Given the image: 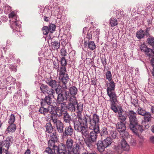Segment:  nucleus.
<instances>
[{
  "instance_id": "nucleus-1",
  "label": "nucleus",
  "mask_w": 154,
  "mask_h": 154,
  "mask_svg": "<svg viewBox=\"0 0 154 154\" xmlns=\"http://www.w3.org/2000/svg\"><path fill=\"white\" fill-rule=\"evenodd\" d=\"M137 113L133 110H129L128 116L129 119V128L137 135H139L145 130L148 129L150 126V122L142 121L141 125L139 123L137 118Z\"/></svg>"
},
{
  "instance_id": "nucleus-2",
  "label": "nucleus",
  "mask_w": 154,
  "mask_h": 154,
  "mask_svg": "<svg viewBox=\"0 0 154 154\" xmlns=\"http://www.w3.org/2000/svg\"><path fill=\"white\" fill-rule=\"evenodd\" d=\"M59 60V63L60 64L59 70L60 72L59 73V79L63 83L66 84L68 82L70 79L68 75L66 73V66L67 64V61L65 57H60Z\"/></svg>"
},
{
  "instance_id": "nucleus-3",
  "label": "nucleus",
  "mask_w": 154,
  "mask_h": 154,
  "mask_svg": "<svg viewBox=\"0 0 154 154\" xmlns=\"http://www.w3.org/2000/svg\"><path fill=\"white\" fill-rule=\"evenodd\" d=\"M90 130H92L90 132L89 136L87 139L85 141L87 146L89 148H91L93 146V144L96 142L97 137V134L99 131V128L97 127L92 128L89 127Z\"/></svg>"
},
{
  "instance_id": "nucleus-4",
  "label": "nucleus",
  "mask_w": 154,
  "mask_h": 154,
  "mask_svg": "<svg viewBox=\"0 0 154 154\" xmlns=\"http://www.w3.org/2000/svg\"><path fill=\"white\" fill-rule=\"evenodd\" d=\"M66 147L67 153L71 154L72 153H76L78 150H81L80 145L77 143L71 138H68L66 141Z\"/></svg>"
},
{
  "instance_id": "nucleus-5",
  "label": "nucleus",
  "mask_w": 154,
  "mask_h": 154,
  "mask_svg": "<svg viewBox=\"0 0 154 154\" xmlns=\"http://www.w3.org/2000/svg\"><path fill=\"white\" fill-rule=\"evenodd\" d=\"M48 113L49 114L47 116V119L49 121H52L53 123L57 122L58 115H59L58 106L53 104L48 106Z\"/></svg>"
},
{
  "instance_id": "nucleus-6",
  "label": "nucleus",
  "mask_w": 154,
  "mask_h": 154,
  "mask_svg": "<svg viewBox=\"0 0 154 154\" xmlns=\"http://www.w3.org/2000/svg\"><path fill=\"white\" fill-rule=\"evenodd\" d=\"M107 92V94L110 98L111 109L114 112H117L118 109L116 106V103L118 102L116 94L114 91Z\"/></svg>"
},
{
  "instance_id": "nucleus-7",
  "label": "nucleus",
  "mask_w": 154,
  "mask_h": 154,
  "mask_svg": "<svg viewBox=\"0 0 154 154\" xmlns=\"http://www.w3.org/2000/svg\"><path fill=\"white\" fill-rule=\"evenodd\" d=\"M116 129L120 133L121 137L122 138H125L128 135V133L125 131L126 127L125 123L122 122H118L116 125Z\"/></svg>"
},
{
  "instance_id": "nucleus-8",
  "label": "nucleus",
  "mask_w": 154,
  "mask_h": 154,
  "mask_svg": "<svg viewBox=\"0 0 154 154\" xmlns=\"http://www.w3.org/2000/svg\"><path fill=\"white\" fill-rule=\"evenodd\" d=\"M54 152H51V154H55L57 153L59 154H66L67 153L65 144L63 143H60L58 146H54Z\"/></svg>"
},
{
  "instance_id": "nucleus-9",
  "label": "nucleus",
  "mask_w": 154,
  "mask_h": 154,
  "mask_svg": "<svg viewBox=\"0 0 154 154\" xmlns=\"http://www.w3.org/2000/svg\"><path fill=\"white\" fill-rule=\"evenodd\" d=\"M96 111L92 115V118H89V127L96 128L97 127L99 128V125L98 123L99 122V117L97 114Z\"/></svg>"
},
{
  "instance_id": "nucleus-10",
  "label": "nucleus",
  "mask_w": 154,
  "mask_h": 154,
  "mask_svg": "<svg viewBox=\"0 0 154 154\" xmlns=\"http://www.w3.org/2000/svg\"><path fill=\"white\" fill-rule=\"evenodd\" d=\"M51 91V93L50 94H48L47 95H46L44 98H42L41 99L40 104L44 105L46 106L48 105V106L51 104H52V98L51 97L53 98H54V96L53 93V91Z\"/></svg>"
},
{
  "instance_id": "nucleus-11",
  "label": "nucleus",
  "mask_w": 154,
  "mask_h": 154,
  "mask_svg": "<svg viewBox=\"0 0 154 154\" xmlns=\"http://www.w3.org/2000/svg\"><path fill=\"white\" fill-rule=\"evenodd\" d=\"M94 28L93 27H90L89 30H88L87 35V38L89 39L92 38V37L94 38L97 39V40L99 39V35L100 34V29H94L91 31V29H92Z\"/></svg>"
},
{
  "instance_id": "nucleus-12",
  "label": "nucleus",
  "mask_w": 154,
  "mask_h": 154,
  "mask_svg": "<svg viewBox=\"0 0 154 154\" xmlns=\"http://www.w3.org/2000/svg\"><path fill=\"white\" fill-rule=\"evenodd\" d=\"M64 84L63 83L64 85V88L66 90L64 91L65 94L68 97L69 96H75L77 93L78 89L75 86H72L69 87V88H67V87L66 85L67 84Z\"/></svg>"
},
{
  "instance_id": "nucleus-13",
  "label": "nucleus",
  "mask_w": 154,
  "mask_h": 154,
  "mask_svg": "<svg viewBox=\"0 0 154 154\" xmlns=\"http://www.w3.org/2000/svg\"><path fill=\"white\" fill-rule=\"evenodd\" d=\"M56 142H57L49 139L48 142V147L46 148L44 152H46L48 154H51V152H54V146H56L55 144Z\"/></svg>"
},
{
  "instance_id": "nucleus-14",
  "label": "nucleus",
  "mask_w": 154,
  "mask_h": 154,
  "mask_svg": "<svg viewBox=\"0 0 154 154\" xmlns=\"http://www.w3.org/2000/svg\"><path fill=\"white\" fill-rule=\"evenodd\" d=\"M74 132L72 127L70 125L66 127L64 130L63 135L64 137H72Z\"/></svg>"
},
{
  "instance_id": "nucleus-15",
  "label": "nucleus",
  "mask_w": 154,
  "mask_h": 154,
  "mask_svg": "<svg viewBox=\"0 0 154 154\" xmlns=\"http://www.w3.org/2000/svg\"><path fill=\"white\" fill-rule=\"evenodd\" d=\"M40 89L41 92L44 94H50L51 93V91H53V93H55V92L54 90L52 88H50L47 85L42 84L40 87Z\"/></svg>"
},
{
  "instance_id": "nucleus-16",
  "label": "nucleus",
  "mask_w": 154,
  "mask_h": 154,
  "mask_svg": "<svg viewBox=\"0 0 154 154\" xmlns=\"http://www.w3.org/2000/svg\"><path fill=\"white\" fill-rule=\"evenodd\" d=\"M74 129L77 131L80 132L83 129H86L84 126L82 125V124L79 120L74 121Z\"/></svg>"
},
{
  "instance_id": "nucleus-17",
  "label": "nucleus",
  "mask_w": 154,
  "mask_h": 154,
  "mask_svg": "<svg viewBox=\"0 0 154 154\" xmlns=\"http://www.w3.org/2000/svg\"><path fill=\"white\" fill-rule=\"evenodd\" d=\"M109 82H107L106 84L107 92L114 91L115 90L116 83L113 80Z\"/></svg>"
},
{
  "instance_id": "nucleus-18",
  "label": "nucleus",
  "mask_w": 154,
  "mask_h": 154,
  "mask_svg": "<svg viewBox=\"0 0 154 154\" xmlns=\"http://www.w3.org/2000/svg\"><path fill=\"white\" fill-rule=\"evenodd\" d=\"M46 82L52 88H56L58 85V84H57V81L51 78H47L46 79Z\"/></svg>"
},
{
  "instance_id": "nucleus-19",
  "label": "nucleus",
  "mask_w": 154,
  "mask_h": 154,
  "mask_svg": "<svg viewBox=\"0 0 154 154\" xmlns=\"http://www.w3.org/2000/svg\"><path fill=\"white\" fill-rule=\"evenodd\" d=\"M59 105H60V107L58 106V108H59V115H58V116L60 117L62 115L63 112H65V110H67V106L66 105V103L65 102L59 103Z\"/></svg>"
},
{
  "instance_id": "nucleus-20",
  "label": "nucleus",
  "mask_w": 154,
  "mask_h": 154,
  "mask_svg": "<svg viewBox=\"0 0 154 154\" xmlns=\"http://www.w3.org/2000/svg\"><path fill=\"white\" fill-rule=\"evenodd\" d=\"M85 38L84 39V42L83 43L84 46L85 47H88L89 48L90 50L93 51L96 48L95 45L93 41H89V40L88 42H87L86 41H85Z\"/></svg>"
},
{
  "instance_id": "nucleus-21",
  "label": "nucleus",
  "mask_w": 154,
  "mask_h": 154,
  "mask_svg": "<svg viewBox=\"0 0 154 154\" xmlns=\"http://www.w3.org/2000/svg\"><path fill=\"white\" fill-rule=\"evenodd\" d=\"M96 145L97 149L100 152H103L105 149L106 148L103 140L98 141Z\"/></svg>"
},
{
  "instance_id": "nucleus-22",
  "label": "nucleus",
  "mask_w": 154,
  "mask_h": 154,
  "mask_svg": "<svg viewBox=\"0 0 154 154\" xmlns=\"http://www.w3.org/2000/svg\"><path fill=\"white\" fill-rule=\"evenodd\" d=\"M62 116H63V122L66 123H69L72 120L71 116L67 112V111H65Z\"/></svg>"
},
{
  "instance_id": "nucleus-23",
  "label": "nucleus",
  "mask_w": 154,
  "mask_h": 154,
  "mask_svg": "<svg viewBox=\"0 0 154 154\" xmlns=\"http://www.w3.org/2000/svg\"><path fill=\"white\" fill-rule=\"evenodd\" d=\"M54 123L56 124L57 131L59 133H62L63 134L64 131V125L63 123L60 121H57V120L56 123Z\"/></svg>"
},
{
  "instance_id": "nucleus-24",
  "label": "nucleus",
  "mask_w": 154,
  "mask_h": 154,
  "mask_svg": "<svg viewBox=\"0 0 154 154\" xmlns=\"http://www.w3.org/2000/svg\"><path fill=\"white\" fill-rule=\"evenodd\" d=\"M140 49L141 51L144 52L150 57L151 56L150 52L151 51H152V49L147 47L146 45H142L140 47Z\"/></svg>"
},
{
  "instance_id": "nucleus-25",
  "label": "nucleus",
  "mask_w": 154,
  "mask_h": 154,
  "mask_svg": "<svg viewBox=\"0 0 154 154\" xmlns=\"http://www.w3.org/2000/svg\"><path fill=\"white\" fill-rule=\"evenodd\" d=\"M65 100H66V95L64 97L63 94H58L56 100V102L55 103V104L57 106H59V103L63 102Z\"/></svg>"
},
{
  "instance_id": "nucleus-26",
  "label": "nucleus",
  "mask_w": 154,
  "mask_h": 154,
  "mask_svg": "<svg viewBox=\"0 0 154 154\" xmlns=\"http://www.w3.org/2000/svg\"><path fill=\"white\" fill-rule=\"evenodd\" d=\"M109 132L107 131V128L105 127H103L100 130L99 127V131L98 134H100V135L102 137H108Z\"/></svg>"
},
{
  "instance_id": "nucleus-27",
  "label": "nucleus",
  "mask_w": 154,
  "mask_h": 154,
  "mask_svg": "<svg viewBox=\"0 0 154 154\" xmlns=\"http://www.w3.org/2000/svg\"><path fill=\"white\" fill-rule=\"evenodd\" d=\"M42 105L40 104L41 106L38 110V112L40 114L46 116L48 113V107L47 108H45V106Z\"/></svg>"
},
{
  "instance_id": "nucleus-28",
  "label": "nucleus",
  "mask_w": 154,
  "mask_h": 154,
  "mask_svg": "<svg viewBox=\"0 0 154 154\" xmlns=\"http://www.w3.org/2000/svg\"><path fill=\"white\" fill-rule=\"evenodd\" d=\"M66 101L69 100L70 102V103H72L73 104H77V100L76 99V97L75 96L70 95V96H68L66 95Z\"/></svg>"
},
{
  "instance_id": "nucleus-29",
  "label": "nucleus",
  "mask_w": 154,
  "mask_h": 154,
  "mask_svg": "<svg viewBox=\"0 0 154 154\" xmlns=\"http://www.w3.org/2000/svg\"><path fill=\"white\" fill-rule=\"evenodd\" d=\"M146 35H145L144 31L140 29L137 31L136 34V37L139 40L144 38Z\"/></svg>"
},
{
  "instance_id": "nucleus-30",
  "label": "nucleus",
  "mask_w": 154,
  "mask_h": 154,
  "mask_svg": "<svg viewBox=\"0 0 154 154\" xmlns=\"http://www.w3.org/2000/svg\"><path fill=\"white\" fill-rule=\"evenodd\" d=\"M123 138L121 142V147L124 151H128L129 149V145L125 140L124 139V138Z\"/></svg>"
},
{
  "instance_id": "nucleus-31",
  "label": "nucleus",
  "mask_w": 154,
  "mask_h": 154,
  "mask_svg": "<svg viewBox=\"0 0 154 154\" xmlns=\"http://www.w3.org/2000/svg\"><path fill=\"white\" fill-rule=\"evenodd\" d=\"M119 115V119L121 121L120 122H124L126 119V114L124 112H122L121 110L118 112Z\"/></svg>"
},
{
  "instance_id": "nucleus-32",
  "label": "nucleus",
  "mask_w": 154,
  "mask_h": 154,
  "mask_svg": "<svg viewBox=\"0 0 154 154\" xmlns=\"http://www.w3.org/2000/svg\"><path fill=\"white\" fill-rule=\"evenodd\" d=\"M50 135H48V136L50 138H49V139L52 140L54 141L57 142L58 141V134L55 131L49 133Z\"/></svg>"
},
{
  "instance_id": "nucleus-33",
  "label": "nucleus",
  "mask_w": 154,
  "mask_h": 154,
  "mask_svg": "<svg viewBox=\"0 0 154 154\" xmlns=\"http://www.w3.org/2000/svg\"><path fill=\"white\" fill-rule=\"evenodd\" d=\"M118 133L115 130H110L108 133V137L111 139H114L116 138Z\"/></svg>"
},
{
  "instance_id": "nucleus-34",
  "label": "nucleus",
  "mask_w": 154,
  "mask_h": 154,
  "mask_svg": "<svg viewBox=\"0 0 154 154\" xmlns=\"http://www.w3.org/2000/svg\"><path fill=\"white\" fill-rule=\"evenodd\" d=\"M46 128L45 132L48 133H51L53 131V128L50 122L46 123L45 126Z\"/></svg>"
},
{
  "instance_id": "nucleus-35",
  "label": "nucleus",
  "mask_w": 154,
  "mask_h": 154,
  "mask_svg": "<svg viewBox=\"0 0 154 154\" xmlns=\"http://www.w3.org/2000/svg\"><path fill=\"white\" fill-rule=\"evenodd\" d=\"M149 112H146L145 109L141 107H139L137 109L138 114L143 116H145L147 114V113Z\"/></svg>"
},
{
  "instance_id": "nucleus-36",
  "label": "nucleus",
  "mask_w": 154,
  "mask_h": 154,
  "mask_svg": "<svg viewBox=\"0 0 154 154\" xmlns=\"http://www.w3.org/2000/svg\"><path fill=\"white\" fill-rule=\"evenodd\" d=\"M10 125L7 128V131L8 133L14 132L16 129V125L14 124H9Z\"/></svg>"
},
{
  "instance_id": "nucleus-37",
  "label": "nucleus",
  "mask_w": 154,
  "mask_h": 154,
  "mask_svg": "<svg viewBox=\"0 0 154 154\" xmlns=\"http://www.w3.org/2000/svg\"><path fill=\"white\" fill-rule=\"evenodd\" d=\"M51 45L52 46V48L54 50H58L60 47V42L58 41H52Z\"/></svg>"
},
{
  "instance_id": "nucleus-38",
  "label": "nucleus",
  "mask_w": 154,
  "mask_h": 154,
  "mask_svg": "<svg viewBox=\"0 0 154 154\" xmlns=\"http://www.w3.org/2000/svg\"><path fill=\"white\" fill-rule=\"evenodd\" d=\"M147 113V115L144 116L143 119L142 121L151 122L152 118L151 113L150 112Z\"/></svg>"
},
{
  "instance_id": "nucleus-39",
  "label": "nucleus",
  "mask_w": 154,
  "mask_h": 154,
  "mask_svg": "<svg viewBox=\"0 0 154 154\" xmlns=\"http://www.w3.org/2000/svg\"><path fill=\"white\" fill-rule=\"evenodd\" d=\"M76 108L78 111L77 112H79V113H82L83 110V104L80 102L79 103H77Z\"/></svg>"
},
{
  "instance_id": "nucleus-40",
  "label": "nucleus",
  "mask_w": 154,
  "mask_h": 154,
  "mask_svg": "<svg viewBox=\"0 0 154 154\" xmlns=\"http://www.w3.org/2000/svg\"><path fill=\"white\" fill-rule=\"evenodd\" d=\"M104 139L103 141L106 148L111 145L112 142V140L110 138L108 137Z\"/></svg>"
},
{
  "instance_id": "nucleus-41",
  "label": "nucleus",
  "mask_w": 154,
  "mask_h": 154,
  "mask_svg": "<svg viewBox=\"0 0 154 154\" xmlns=\"http://www.w3.org/2000/svg\"><path fill=\"white\" fill-rule=\"evenodd\" d=\"M56 59L57 62L55 60L53 61L54 66L53 68L56 69H57V71H59V73L60 72V70H59V68H60V67H59V60L57 58H56Z\"/></svg>"
},
{
  "instance_id": "nucleus-42",
  "label": "nucleus",
  "mask_w": 154,
  "mask_h": 154,
  "mask_svg": "<svg viewBox=\"0 0 154 154\" xmlns=\"http://www.w3.org/2000/svg\"><path fill=\"white\" fill-rule=\"evenodd\" d=\"M5 141L3 140L0 142V145L5 149V151L8 150L10 146L7 143H5Z\"/></svg>"
},
{
  "instance_id": "nucleus-43",
  "label": "nucleus",
  "mask_w": 154,
  "mask_h": 154,
  "mask_svg": "<svg viewBox=\"0 0 154 154\" xmlns=\"http://www.w3.org/2000/svg\"><path fill=\"white\" fill-rule=\"evenodd\" d=\"M109 23L111 26L114 27L118 25V21L116 18H111L110 19Z\"/></svg>"
},
{
  "instance_id": "nucleus-44",
  "label": "nucleus",
  "mask_w": 154,
  "mask_h": 154,
  "mask_svg": "<svg viewBox=\"0 0 154 154\" xmlns=\"http://www.w3.org/2000/svg\"><path fill=\"white\" fill-rule=\"evenodd\" d=\"M81 120V123L86 128H88V119L86 117L84 116Z\"/></svg>"
},
{
  "instance_id": "nucleus-45",
  "label": "nucleus",
  "mask_w": 154,
  "mask_h": 154,
  "mask_svg": "<svg viewBox=\"0 0 154 154\" xmlns=\"http://www.w3.org/2000/svg\"><path fill=\"white\" fill-rule=\"evenodd\" d=\"M114 149V152L116 154H121L124 151L120 146H115Z\"/></svg>"
},
{
  "instance_id": "nucleus-46",
  "label": "nucleus",
  "mask_w": 154,
  "mask_h": 154,
  "mask_svg": "<svg viewBox=\"0 0 154 154\" xmlns=\"http://www.w3.org/2000/svg\"><path fill=\"white\" fill-rule=\"evenodd\" d=\"M149 37V38L147 39L146 41L147 43L149 45L153 47L154 46V37L151 35Z\"/></svg>"
},
{
  "instance_id": "nucleus-47",
  "label": "nucleus",
  "mask_w": 154,
  "mask_h": 154,
  "mask_svg": "<svg viewBox=\"0 0 154 154\" xmlns=\"http://www.w3.org/2000/svg\"><path fill=\"white\" fill-rule=\"evenodd\" d=\"M81 132L82 135L86 138V139H87L90 134L89 130L85 129H83Z\"/></svg>"
},
{
  "instance_id": "nucleus-48",
  "label": "nucleus",
  "mask_w": 154,
  "mask_h": 154,
  "mask_svg": "<svg viewBox=\"0 0 154 154\" xmlns=\"http://www.w3.org/2000/svg\"><path fill=\"white\" fill-rule=\"evenodd\" d=\"M48 26L50 33H52L55 30L56 26L53 23H50Z\"/></svg>"
},
{
  "instance_id": "nucleus-49",
  "label": "nucleus",
  "mask_w": 154,
  "mask_h": 154,
  "mask_svg": "<svg viewBox=\"0 0 154 154\" xmlns=\"http://www.w3.org/2000/svg\"><path fill=\"white\" fill-rule=\"evenodd\" d=\"M77 104H73V103H69L67 105V109L68 110L71 112L75 111V106Z\"/></svg>"
},
{
  "instance_id": "nucleus-50",
  "label": "nucleus",
  "mask_w": 154,
  "mask_h": 154,
  "mask_svg": "<svg viewBox=\"0 0 154 154\" xmlns=\"http://www.w3.org/2000/svg\"><path fill=\"white\" fill-rule=\"evenodd\" d=\"M106 78L109 81H110L112 80V74L110 71L108 70L106 73Z\"/></svg>"
},
{
  "instance_id": "nucleus-51",
  "label": "nucleus",
  "mask_w": 154,
  "mask_h": 154,
  "mask_svg": "<svg viewBox=\"0 0 154 154\" xmlns=\"http://www.w3.org/2000/svg\"><path fill=\"white\" fill-rule=\"evenodd\" d=\"M5 141V143H7L11 146V144L13 142V137L11 136H8L7 138Z\"/></svg>"
},
{
  "instance_id": "nucleus-52",
  "label": "nucleus",
  "mask_w": 154,
  "mask_h": 154,
  "mask_svg": "<svg viewBox=\"0 0 154 154\" xmlns=\"http://www.w3.org/2000/svg\"><path fill=\"white\" fill-rule=\"evenodd\" d=\"M16 14L14 11H12L9 15V17L10 18H12V22H14V20H17V17Z\"/></svg>"
},
{
  "instance_id": "nucleus-53",
  "label": "nucleus",
  "mask_w": 154,
  "mask_h": 154,
  "mask_svg": "<svg viewBox=\"0 0 154 154\" xmlns=\"http://www.w3.org/2000/svg\"><path fill=\"white\" fill-rule=\"evenodd\" d=\"M15 117L14 114H12L9 116V119L8 121V123L9 124H14L15 121Z\"/></svg>"
},
{
  "instance_id": "nucleus-54",
  "label": "nucleus",
  "mask_w": 154,
  "mask_h": 154,
  "mask_svg": "<svg viewBox=\"0 0 154 154\" xmlns=\"http://www.w3.org/2000/svg\"><path fill=\"white\" fill-rule=\"evenodd\" d=\"M60 55L62 57H65V56L68 54L64 47H63L61 48L60 51Z\"/></svg>"
},
{
  "instance_id": "nucleus-55",
  "label": "nucleus",
  "mask_w": 154,
  "mask_h": 154,
  "mask_svg": "<svg viewBox=\"0 0 154 154\" xmlns=\"http://www.w3.org/2000/svg\"><path fill=\"white\" fill-rule=\"evenodd\" d=\"M100 58H101V62L104 69H105L106 68V65L107 64L106 58L105 55H104V57H100Z\"/></svg>"
},
{
  "instance_id": "nucleus-56",
  "label": "nucleus",
  "mask_w": 154,
  "mask_h": 154,
  "mask_svg": "<svg viewBox=\"0 0 154 154\" xmlns=\"http://www.w3.org/2000/svg\"><path fill=\"white\" fill-rule=\"evenodd\" d=\"M55 88V91L57 95H58V94H63L62 93L63 90L61 88L60 86H59L58 85L57 87L56 88Z\"/></svg>"
},
{
  "instance_id": "nucleus-57",
  "label": "nucleus",
  "mask_w": 154,
  "mask_h": 154,
  "mask_svg": "<svg viewBox=\"0 0 154 154\" xmlns=\"http://www.w3.org/2000/svg\"><path fill=\"white\" fill-rule=\"evenodd\" d=\"M116 17L118 19L120 18L121 17H123L124 15L123 11H117L116 12Z\"/></svg>"
},
{
  "instance_id": "nucleus-58",
  "label": "nucleus",
  "mask_w": 154,
  "mask_h": 154,
  "mask_svg": "<svg viewBox=\"0 0 154 154\" xmlns=\"http://www.w3.org/2000/svg\"><path fill=\"white\" fill-rule=\"evenodd\" d=\"M42 29L43 33L44 35H48V33L50 32V31L49 30L48 26H43Z\"/></svg>"
},
{
  "instance_id": "nucleus-59",
  "label": "nucleus",
  "mask_w": 154,
  "mask_h": 154,
  "mask_svg": "<svg viewBox=\"0 0 154 154\" xmlns=\"http://www.w3.org/2000/svg\"><path fill=\"white\" fill-rule=\"evenodd\" d=\"M151 27L148 26L146 28V29L144 31L145 35H146V37L150 36L151 35L149 33V32L150 30Z\"/></svg>"
},
{
  "instance_id": "nucleus-60",
  "label": "nucleus",
  "mask_w": 154,
  "mask_h": 154,
  "mask_svg": "<svg viewBox=\"0 0 154 154\" xmlns=\"http://www.w3.org/2000/svg\"><path fill=\"white\" fill-rule=\"evenodd\" d=\"M50 11L49 9L45 8L43 12L44 16H48L50 15Z\"/></svg>"
},
{
  "instance_id": "nucleus-61",
  "label": "nucleus",
  "mask_w": 154,
  "mask_h": 154,
  "mask_svg": "<svg viewBox=\"0 0 154 154\" xmlns=\"http://www.w3.org/2000/svg\"><path fill=\"white\" fill-rule=\"evenodd\" d=\"M67 35L65 34H63L62 35H59L58 36L59 39H60L61 41H65L68 40L67 39Z\"/></svg>"
},
{
  "instance_id": "nucleus-62",
  "label": "nucleus",
  "mask_w": 154,
  "mask_h": 154,
  "mask_svg": "<svg viewBox=\"0 0 154 154\" xmlns=\"http://www.w3.org/2000/svg\"><path fill=\"white\" fill-rule=\"evenodd\" d=\"M138 100L137 99H133L131 101V103L135 107H138L139 105L138 103Z\"/></svg>"
},
{
  "instance_id": "nucleus-63",
  "label": "nucleus",
  "mask_w": 154,
  "mask_h": 154,
  "mask_svg": "<svg viewBox=\"0 0 154 154\" xmlns=\"http://www.w3.org/2000/svg\"><path fill=\"white\" fill-rule=\"evenodd\" d=\"M10 69L12 71L16 72L17 71V66L16 65H11L9 66Z\"/></svg>"
},
{
  "instance_id": "nucleus-64",
  "label": "nucleus",
  "mask_w": 154,
  "mask_h": 154,
  "mask_svg": "<svg viewBox=\"0 0 154 154\" xmlns=\"http://www.w3.org/2000/svg\"><path fill=\"white\" fill-rule=\"evenodd\" d=\"M91 83L94 86H97V79L96 78H93L91 79Z\"/></svg>"
}]
</instances>
